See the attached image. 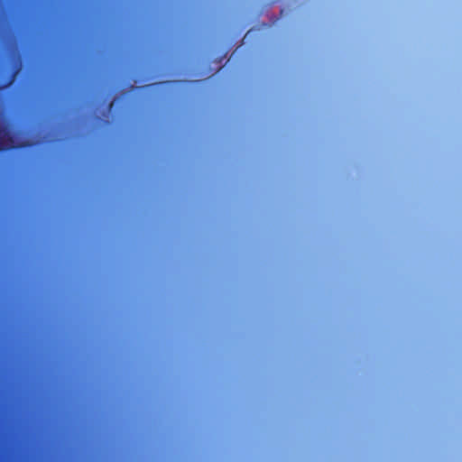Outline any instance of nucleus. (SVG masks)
I'll return each instance as SVG.
<instances>
[{"label":"nucleus","mask_w":462,"mask_h":462,"mask_svg":"<svg viewBox=\"0 0 462 462\" xmlns=\"http://www.w3.org/2000/svg\"><path fill=\"white\" fill-rule=\"evenodd\" d=\"M24 147L23 144L16 145L14 134L5 126L0 128V152L14 148Z\"/></svg>","instance_id":"obj_1"},{"label":"nucleus","mask_w":462,"mask_h":462,"mask_svg":"<svg viewBox=\"0 0 462 462\" xmlns=\"http://www.w3.org/2000/svg\"><path fill=\"white\" fill-rule=\"evenodd\" d=\"M17 75V70H15L11 76L10 78L6 80V82H5L4 84H0V91L1 90H4L7 88H9L10 86L13 85V83L14 82V79H15V77Z\"/></svg>","instance_id":"obj_2"}]
</instances>
